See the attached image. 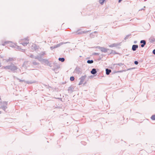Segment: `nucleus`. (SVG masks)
I'll use <instances>...</instances> for the list:
<instances>
[{
	"label": "nucleus",
	"instance_id": "nucleus-1",
	"mask_svg": "<svg viewBox=\"0 0 155 155\" xmlns=\"http://www.w3.org/2000/svg\"><path fill=\"white\" fill-rule=\"evenodd\" d=\"M21 42L23 45L25 46L29 43V40L27 38H25L22 39Z\"/></svg>",
	"mask_w": 155,
	"mask_h": 155
},
{
	"label": "nucleus",
	"instance_id": "nucleus-2",
	"mask_svg": "<svg viewBox=\"0 0 155 155\" xmlns=\"http://www.w3.org/2000/svg\"><path fill=\"white\" fill-rule=\"evenodd\" d=\"M85 76H82L80 79V81L79 83V84H83L84 82H85Z\"/></svg>",
	"mask_w": 155,
	"mask_h": 155
},
{
	"label": "nucleus",
	"instance_id": "nucleus-3",
	"mask_svg": "<svg viewBox=\"0 0 155 155\" xmlns=\"http://www.w3.org/2000/svg\"><path fill=\"white\" fill-rule=\"evenodd\" d=\"M17 69V67L14 64H12V65H11L10 70L11 71L14 72Z\"/></svg>",
	"mask_w": 155,
	"mask_h": 155
},
{
	"label": "nucleus",
	"instance_id": "nucleus-4",
	"mask_svg": "<svg viewBox=\"0 0 155 155\" xmlns=\"http://www.w3.org/2000/svg\"><path fill=\"white\" fill-rule=\"evenodd\" d=\"M108 50V49H107L104 48H101V51L104 52H107Z\"/></svg>",
	"mask_w": 155,
	"mask_h": 155
},
{
	"label": "nucleus",
	"instance_id": "nucleus-5",
	"mask_svg": "<svg viewBox=\"0 0 155 155\" xmlns=\"http://www.w3.org/2000/svg\"><path fill=\"white\" fill-rule=\"evenodd\" d=\"M138 48V45H133L132 46V49L133 51H135L136 49Z\"/></svg>",
	"mask_w": 155,
	"mask_h": 155
},
{
	"label": "nucleus",
	"instance_id": "nucleus-6",
	"mask_svg": "<svg viewBox=\"0 0 155 155\" xmlns=\"http://www.w3.org/2000/svg\"><path fill=\"white\" fill-rule=\"evenodd\" d=\"M140 43H143V44H142L141 45V47H144V45H145L146 44V41H145L144 40H141L140 42Z\"/></svg>",
	"mask_w": 155,
	"mask_h": 155
},
{
	"label": "nucleus",
	"instance_id": "nucleus-7",
	"mask_svg": "<svg viewBox=\"0 0 155 155\" xmlns=\"http://www.w3.org/2000/svg\"><path fill=\"white\" fill-rule=\"evenodd\" d=\"M32 48L31 49L32 50H36L38 48L37 46L35 44H33V45L32 46Z\"/></svg>",
	"mask_w": 155,
	"mask_h": 155
},
{
	"label": "nucleus",
	"instance_id": "nucleus-8",
	"mask_svg": "<svg viewBox=\"0 0 155 155\" xmlns=\"http://www.w3.org/2000/svg\"><path fill=\"white\" fill-rule=\"evenodd\" d=\"M97 72L96 70L94 69L93 68L92 69V70L91 71V73L92 74H96Z\"/></svg>",
	"mask_w": 155,
	"mask_h": 155
},
{
	"label": "nucleus",
	"instance_id": "nucleus-9",
	"mask_svg": "<svg viewBox=\"0 0 155 155\" xmlns=\"http://www.w3.org/2000/svg\"><path fill=\"white\" fill-rule=\"evenodd\" d=\"M106 74L107 75H108L110 73L111 71V70L110 69H106Z\"/></svg>",
	"mask_w": 155,
	"mask_h": 155
},
{
	"label": "nucleus",
	"instance_id": "nucleus-10",
	"mask_svg": "<svg viewBox=\"0 0 155 155\" xmlns=\"http://www.w3.org/2000/svg\"><path fill=\"white\" fill-rule=\"evenodd\" d=\"M58 60L59 61H61L62 62L64 61V58H59Z\"/></svg>",
	"mask_w": 155,
	"mask_h": 155
},
{
	"label": "nucleus",
	"instance_id": "nucleus-11",
	"mask_svg": "<svg viewBox=\"0 0 155 155\" xmlns=\"http://www.w3.org/2000/svg\"><path fill=\"white\" fill-rule=\"evenodd\" d=\"M10 66H6L4 67V68L5 69H8L10 70Z\"/></svg>",
	"mask_w": 155,
	"mask_h": 155
},
{
	"label": "nucleus",
	"instance_id": "nucleus-12",
	"mask_svg": "<svg viewBox=\"0 0 155 155\" xmlns=\"http://www.w3.org/2000/svg\"><path fill=\"white\" fill-rule=\"evenodd\" d=\"M105 0H99V2L102 5Z\"/></svg>",
	"mask_w": 155,
	"mask_h": 155
},
{
	"label": "nucleus",
	"instance_id": "nucleus-13",
	"mask_svg": "<svg viewBox=\"0 0 155 155\" xmlns=\"http://www.w3.org/2000/svg\"><path fill=\"white\" fill-rule=\"evenodd\" d=\"M87 63L89 64H91L93 63V61L91 60H88L87 61Z\"/></svg>",
	"mask_w": 155,
	"mask_h": 155
},
{
	"label": "nucleus",
	"instance_id": "nucleus-14",
	"mask_svg": "<svg viewBox=\"0 0 155 155\" xmlns=\"http://www.w3.org/2000/svg\"><path fill=\"white\" fill-rule=\"evenodd\" d=\"M74 78L73 77H71L70 78V79L71 81H73L74 80Z\"/></svg>",
	"mask_w": 155,
	"mask_h": 155
},
{
	"label": "nucleus",
	"instance_id": "nucleus-15",
	"mask_svg": "<svg viewBox=\"0 0 155 155\" xmlns=\"http://www.w3.org/2000/svg\"><path fill=\"white\" fill-rule=\"evenodd\" d=\"M150 118L152 120H155V117H151Z\"/></svg>",
	"mask_w": 155,
	"mask_h": 155
},
{
	"label": "nucleus",
	"instance_id": "nucleus-16",
	"mask_svg": "<svg viewBox=\"0 0 155 155\" xmlns=\"http://www.w3.org/2000/svg\"><path fill=\"white\" fill-rule=\"evenodd\" d=\"M138 61H134V63L135 64H136V65L137 64H138Z\"/></svg>",
	"mask_w": 155,
	"mask_h": 155
},
{
	"label": "nucleus",
	"instance_id": "nucleus-17",
	"mask_svg": "<svg viewBox=\"0 0 155 155\" xmlns=\"http://www.w3.org/2000/svg\"><path fill=\"white\" fill-rule=\"evenodd\" d=\"M153 54H155V49L153 51Z\"/></svg>",
	"mask_w": 155,
	"mask_h": 155
},
{
	"label": "nucleus",
	"instance_id": "nucleus-18",
	"mask_svg": "<svg viewBox=\"0 0 155 155\" xmlns=\"http://www.w3.org/2000/svg\"><path fill=\"white\" fill-rule=\"evenodd\" d=\"M121 1H122V0H119V1H118V2H119V3H120V2H121Z\"/></svg>",
	"mask_w": 155,
	"mask_h": 155
},
{
	"label": "nucleus",
	"instance_id": "nucleus-19",
	"mask_svg": "<svg viewBox=\"0 0 155 155\" xmlns=\"http://www.w3.org/2000/svg\"><path fill=\"white\" fill-rule=\"evenodd\" d=\"M121 117V119H124V117Z\"/></svg>",
	"mask_w": 155,
	"mask_h": 155
},
{
	"label": "nucleus",
	"instance_id": "nucleus-20",
	"mask_svg": "<svg viewBox=\"0 0 155 155\" xmlns=\"http://www.w3.org/2000/svg\"><path fill=\"white\" fill-rule=\"evenodd\" d=\"M152 116L154 117V116H155V115H153Z\"/></svg>",
	"mask_w": 155,
	"mask_h": 155
},
{
	"label": "nucleus",
	"instance_id": "nucleus-21",
	"mask_svg": "<svg viewBox=\"0 0 155 155\" xmlns=\"http://www.w3.org/2000/svg\"><path fill=\"white\" fill-rule=\"evenodd\" d=\"M110 47H112V46H110Z\"/></svg>",
	"mask_w": 155,
	"mask_h": 155
}]
</instances>
